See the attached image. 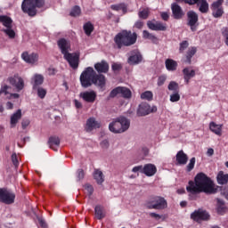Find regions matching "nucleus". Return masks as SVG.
<instances>
[{"mask_svg":"<svg viewBox=\"0 0 228 228\" xmlns=\"http://www.w3.org/2000/svg\"><path fill=\"white\" fill-rule=\"evenodd\" d=\"M183 75H184V79H185L186 83H188V81H190V79H191V77H193V76H195V70L191 69L190 71V69L185 68L183 69Z\"/></svg>","mask_w":228,"mask_h":228,"instance_id":"34","label":"nucleus"},{"mask_svg":"<svg viewBox=\"0 0 228 228\" xmlns=\"http://www.w3.org/2000/svg\"><path fill=\"white\" fill-rule=\"evenodd\" d=\"M208 156H213V154H215V150H213L212 148H209L207 151Z\"/></svg>","mask_w":228,"mask_h":228,"instance_id":"59","label":"nucleus"},{"mask_svg":"<svg viewBox=\"0 0 228 228\" xmlns=\"http://www.w3.org/2000/svg\"><path fill=\"white\" fill-rule=\"evenodd\" d=\"M151 216H152L153 218H160L159 215L156 214V213H151L150 214Z\"/></svg>","mask_w":228,"mask_h":228,"instance_id":"64","label":"nucleus"},{"mask_svg":"<svg viewBox=\"0 0 228 228\" xmlns=\"http://www.w3.org/2000/svg\"><path fill=\"white\" fill-rule=\"evenodd\" d=\"M129 120L124 117H121L118 120L111 123L109 126V129L111 131V133H124V131H127V129H129Z\"/></svg>","mask_w":228,"mask_h":228,"instance_id":"5","label":"nucleus"},{"mask_svg":"<svg viewBox=\"0 0 228 228\" xmlns=\"http://www.w3.org/2000/svg\"><path fill=\"white\" fill-rule=\"evenodd\" d=\"M186 191L184 190V188H181L177 190V193L178 195H183V193H185Z\"/></svg>","mask_w":228,"mask_h":228,"instance_id":"61","label":"nucleus"},{"mask_svg":"<svg viewBox=\"0 0 228 228\" xmlns=\"http://www.w3.org/2000/svg\"><path fill=\"white\" fill-rule=\"evenodd\" d=\"M84 31L87 37H90L92 35V32L94 31V24L91 22H86L84 24Z\"/></svg>","mask_w":228,"mask_h":228,"instance_id":"35","label":"nucleus"},{"mask_svg":"<svg viewBox=\"0 0 228 228\" xmlns=\"http://www.w3.org/2000/svg\"><path fill=\"white\" fill-rule=\"evenodd\" d=\"M222 35L224 38V44L228 46V28H224L222 29Z\"/></svg>","mask_w":228,"mask_h":228,"instance_id":"44","label":"nucleus"},{"mask_svg":"<svg viewBox=\"0 0 228 228\" xmlns=\"http://www.w3.org/2000/svg\"><path fill=\"white\" fill-rule=\"evenodd\" d=\"M148 28L153 31H165L167 29V25L161 22H152L148 21Z\"/></svg>","mask_w":228,"mask_h":228,"instance_id":"16","label":"nucleus"},{"mask_svg":"<svg viewBox=\"0 0 228 228\" xmlns=\"http://www.w3.org/2000/svg\"><path fill=\"white\" fill-rule=\"evenodd\" d=\"M48 143L50 145V149H53V151H58V147L60 146V138L51 137Z\"/></svg>","mask_w":228,"mask_h":228,"instance_id":"29","label":"nucleus"},{"mask_svg":"<svg viewBox=\"0 0 228 228\" xmlns=\"http://www.w3.org/2000/svg\"><path fill=\"white\" fill-rule=\"evenodd\" d=\"M101 127V124L95 120L94 118H90L86 125V131L90 132L93 129H97Z\"/></svg>","mask_w":228,"mask_h":228,"instance_id":"18","label":"nucleus"},{"mask_svg":"<svg viewBox=\"0 0 228 228\" xmlns=\"http://www.w3.org/2000/svg\"><path fill=\"white\" fill-rule=\"evenodd\" d=\"M68 63L72 69H77L79 67V59L78 58H68Z\"/></svg>","mask_w":228,"mask_h":228,"instance_id":"36","label":"nucleus"},{"mask_svg":"<svg viewBox=\"0 0 228 228\" xmlns=\"http://www.w3.org/2000/svg\"><path fill=\"white\" fill-rule=\"evenodd\" d=\"M218 184L228 183V174H224V171H220L216 176Z\"/></svg>","mask_w":228,"mask_h":228,"instance_id":"27","label":"nucleus"},{"mask_svg":"<svg viewBox=\"0 0 228 228\" xmlns=\"http://www.w3.org/2000/svg\"><path fill=\"white\" fill-rule=\"evenodd\" d=\"M94 178L98 183V184H101L104 182V176L102 175V172L98 169L94 170Z\"/></svg>","mask_w":228,"mask_h":228,"instance_id":"32","label":"nucleus"},{"mask_svg":"<svg viewBox=\"0 0 228 228\" xmlns=\"http://www.w3.org/2000/svg\"><path fill=\"white\" fill-rule=\"evenodd\" d=\"M171 8L175 19H181V17H183V10H181V6L176 4H173Z\"/></svg>","mask_w":228,"mask_h":228,"instance_id":"26","label":"nucleus"},{"mask_svg":"<svg viewBox=\"0 0 228 228\" xmlns=\"http://www.w3.org/2000/svg\"><path fill=\"white\" fill-rule=\"evenodd\" d=\"M0 202H4V204H13L15 202V194L6 189H0Z\"/></svg>","mask_w":228,"mask_h":228,"instance_id":"7","label":"nucleus"},{"mask_svg":"<svg viewBox=\"0 0 228 228\" xmlns=\"http://www.w3.org/2000/svg\"><path fill=\"white\" fill-rule=\"evenodd\" d=\"M160 15H161L163 20H167L169 19V15L167 12H161Z\"/></svg>","mask_w":228,"mask_h":228,"instance_id":"58","label":"nucleus"},{"mask_svg":"<svg viewBox=\"0 0 228 228\" xmlns=\"http://www.w3.org/2000/svg\"><path fill=\"white\" fill-rule=\"evenodd\" d=\"M12 161L13 163V165H15V167H17V165H19V160L17 159V154L13 153L12 155Z\"/></svg>","mask_w":228,"mask_h":228,"instance_id":"53","label":"nucleus"},{"mask_svg":"<svg viewBox=\"0 0 228 228\" xmlns=\"http://www.w3.org/2000/svg\"><path fill=\"white\" fill-rule=\"evenodd\" d=\"M191 218L194 220V222H200V220H209V214L202 209H199L191 215Z\"/></svg>","mask_w":228,"mask_h":228,"instance_id":"13","label":"nucleus"},{"mask_svg":"<svg viewBox=\"0 0 228 228\" xmlns=\"http://www.w3.org/2000/svg\"><path fill=\"white\" fill-rule=\"evenodd\" d=\"M166 68L167 70H175L177 69V62L172 59H167L166 61Z\"/></svg>","mask_w":228,"mask_h":228,"instance_id":"31","label":"nucleus"},{"mask_svg":"<svg viewBox=\"0 0 228 228\" xmlns=\"http://www.w3.org/2000/svg\"><path fill=\"white\" fill-rule=\"evenodd\" d=\"M94 69L100 74H102V73L106 74V72H108V70H110V65L108 64V62L102 61L101 62L96 63L94 65Z\"/></svg>","mask_w":228,"mask_h":228,"instance_id":"17","label":"nucleus"},{"mask_svg":"<svg viewBox=\"0 0 228 228\" xmlns=\"http://www.w3.org/2000/svg\"><path fill=\"white\" fill-rule=\"evenodd\" d=\"M75 106L76 108H81V102H79L77 100H75Z\"/></svg>","mask_w":228,"mask_h":228,"instance_id":"63","label":"nucleus"},{"mask_svg":"<svg viewBox=\"0 0 228 228\" xmlns=\"http://www.w3.org/2000/svg\"><path fill=\"white\" fill-rule=\"evenodd\" d=\"M156 172H157L156 166L152 164H147L142 168V173L145 174V175H148L149 177L154 175Z\"/></svg>","mask_w":228,"mask_h":228,"instance_id":"20","label":"nucleus"},{"mask_svg":"<svg viewBox=\"0 0 228 228\" xmlns=\"http://www.w3.org/2000/svg\"><path fill=\"white\" fill-rule=\"evenodd\" d=\"M222 4H224V0H216L211 5L212 15L216 19L224 15V8H222Z\"/></svg>","mask_w":228,"mask_h":228,"instance_id":"10","label":"nucleus"},{"mask_svg":"<svg viewBox=\"0 0 228 228\" xmlns=\"http://www.w3.org/2000/svg\"><path fill=\"white\" fill-rule=\"evenodd\" d=\"M6 106H7V110H13V103L7 102Z\"/></svg>","mask_w":228,"mask_h":228,"instance_id":"62","label":"nucleus"},{"mask_svg":"<svg viewBox=\"0 0 228 228\" xmlns=\"http://www.w3.org/2000/svg\"><path fill=\"white\" fill-rule=\"evenodd\" d=\"M165 81H167V77H165V76L159 77V80H158L159 86H161V85H163L165 83Z\"/></svg>","mask_w":228,"mask_h":228,"instance_id":"52","label":"nucleus"},{"mask_svg":"<svg viewBox=\"0 0 228 228\" xmlns=\"http://www.w3.org/2000/svg\"><path fill=\"white\" fill-rule=\"evenodd\" d=\"M94 211L96 218H98V220H102V218L104 216V213H102V207L96 206Z\"/></svg>","mask_w":228,"mask_h":228,"instance_id":"38","label":"nucleus"},{"mask_svg":"<svg viewBox=\"0 0 228 228\" xmlns=\"http://www.w3.org/2000/svg\"><path fill=\"white\" fill-rule=\"evenodd\" d=\"M142 37H143V38H147L148 40H151V42H154L155 44H156V42H158V37H156V36L149 33V31H147V30H143Z\"/></svg>","mask_w":228,"mask_h":228,"instance_id":"37","label":"nucleus"},{"mask_svg":"<svg viewBox=\"0 0 228 228\" xmlns=\"http://www.w3.org/2000/svg\"><path fill=\"white\" fill-rule=\"evenodd\" d=\"M58 46L60 47L62 54H64V58H67L69 49H70V44L65 39H60L58 41Z\"/></svg>","mask_w":228,"mask_h":228,"instance_id":"15","label":"nucleus"},{"mask_svg":"<svg viewBox=\"0 0 228 228\" xmlns=\"http://www.w3.org/2000/svg\"><path fill=\"white\" fill-rule=\"evenodd\" d=\"M21 126L22 127H28L29 126V120L22 121Z\"/></svg>","mask_w":228,"mask_h":228,"instance_id":"60","label":"nucleus"},{"mask_svg":"<svg viewBox=\"0 0 228 228\" xmlns=\"http://www.w3.org/2000/svg\"><path fill=\"white\" fill-rule=\"evenodd\" d=\"M8 81L10 85L14 86L17 92H20V90L24 88V80L22 79V77H19L18 75H15L12 77H9Z\"/></svg>","mask_w":228,"mask_h":228,"instance_id":"12","label":"nucleus"},{"mask_svg":"<svg viewBox=\"0 0 228 228\" xmlns=\"http://www.w3.org/2000/svg\"><path fill=\"white\" fill-rule=\"evenodd\" d=\"M80 97L86 102H95V99H97V94L94 91H86L80 93Z\"/></svg>","mask_w":228,"mask_h":228,"instance_id":"14","label":"nucleus"},{"mask_svg":"<svg viewBox=\"0 0 228 228\" xmlns=\"http://www.w3.org/2000/svg\"><path fill=\"white\" fill-rule=\"evenodd\" d=\"M141 99H145L146 101H152V92L146 91L141 94Z\"/></svg>","mask_w":228,"mask_h":228,"instance_id":"41","label":"nucleus"},{"mask_svg":"<svg viewBox=\"0 0 228 228\" xmlns=\"http://www.w3.org/2000/svg\"><path fill=\"white\" fill-rule=\"evenodd\" d=\"M37 95L40 97V99H44L45 95H47V91L44 89L43 87H39L37 89Z\"/></svg>","mask_w":228,"mask_h":228,"instance_id":"42","label":"nucleus"},{"mask_svg":"<svg viewBox=\"0 0 228 228\" xmlns=\"http://www.w3.org/2000/svg\"><path fill=\"white\" fill-rule=\"evenodd\" d=\"M133 172L136 173V172H143V167L142 166H137V167H134L132 170Z\"/></svg>","mask_w":228,"mask_h":228,"instance_id":"54","label":"nucleus"},{"mask_svg":"<svg viewBox=\"0 0 228 228\" xmlns=\"http://www.w3.org/2000/svg\"><path fill=\"white\" fill-rule=\"evenodd\" d=\"M45 0H23L21 9L24 13H28L30 17L37 15V8H43Z\"/></svg>","mask_w":228,"mask_h":228,"instance_id":"3","label":"nucleus"},{"mask_svg":"<svg viewBox=\"0 0 228 228\" xmlns=\"http://www.w3.org/2000/svg\"><path fill=\"white\" fill-rule=\"evenodd\" d=\"M188 41H183L180 44V52L183 53V51H184L185 49L188 48Z\"/></svg>","mask_w":228,"mask_h":228,"instance_id":"48","label":"nucleus"},{"mask_svg":"<svg viewBox=\"0 0 228 228\" xmlns=\"http://www.w3.org/2000/svg\"><path fill=\"white\" fill-rule=\"evenodd\" d=\"M149 13H151V11L149 10V8H143L139 12L138 15L140 19H148Z\"/></svg>","mask_w":228,"mask_h":228,"instance_id":"39","label":"nucleus"},{"mask_svg":"<svg viewBox=\"0 0 228 228\" xmlns=\"http://www.w3.org/2000/svg\"><path fill=\"white\" fill-rule=\"evenodd\" d=\"M120 69H122V65L121 64L115 63V64L112 65V70L114 72H117V71L120 70Z\"/></svg>","mask_w":228,"mask_h":228,"instance_id":"51","label":"nucleus"},{"mask_svg":"<svg viewBox=\"0 0 228 228\" xmlns=\"http://www.w3.org/2000/svg\"><path fill=\"white\" fill-rule=\"evenodd\" d=\"M44 83V76L40 74H36L32 77V85H33V90H36L37 86H40V85H43Z\"/></svg>","mask_w":228,"mask_h":228,"instance_id":"23","label":"nucleus"},{"mask_svg":"<svg viewBox=\"0 0 228 228\" xmlns=\"http://www.w3.org/2000/svg\"><path fill=\"white\" fill-rule=\"evenodd\" d=\"M93 85L99 86L100 88H104L106 86V77L103 75H95L93 80Z\"/></svg>","mask_w":228,"mask_h":228,"instance_id":"19","label":"nucleus"},{"mask_svg":"<svg viewBox=\"0 0 228 228\" xmlns=\"http://www.w3.org/2000/svg\"><path fill=\"white\" fill-rule=\"evenodd\" d=\"M179 99H181V96L179 95V94H174L170 96L171 102H177Z\"/></svg>","mask_w":228,"mask_h":228,"instance_id":"47","label":"nucleus"},{"mask_svg":"<svg viewBox=\"0 0 228 228\" xmlns=\"http://www.w3.org/2000/svg\"><path fill=\"white\" fill-rule=\"evenodd\" d=\"M21 58H37V54L32 53L31 55H29V53H28V52H24L21 54Z\"/></svg>","mask_w":228,"mask_h":228,"instance_id":"50","label":"nucleus"},{"mask_svg":"<svg viewBox=\"0 0 228 228\" xmlns=\"http://www.w3.org/2000/svg\"><path fill=\"white\" fill-rule=\"evenodd\" d=\"M147 206L149 209H165L167 208V200L161 197H155Z\"/></svg>","mask_w":228,"mask_h":228,"instance_id":"8","label":"nucleus"},{"mask_svg":"<svg viewBox=\"0 0 228 228\" xmlns=\"http://www.w3.org/2000/svg\"><path fill=\"white\" fill-rule=\"evenodd\" d=\"M136 40H138V35L136 32H132L131 30H122L114 37V42L118 49L134 45V44H136Z\"/></svg>","mask_w":228,"mask_h":228,"instance_id":"2","label":"nucleus"},{"mask_svg":"<svg viewBox=\"0 0 228 228\" xmlns=\"http://www.w3.org/2000/svg\"><path fill=\"white\" fill-rule=\"evenodd\" d=\"M176 161L178 165H186V163H188V155L183 151H178L176 154Z\"/></svg>","mask_w":228,"mask_h":228,"instance_id":"24","label":"nucleus"},{"mask_svg":"<svg viewBox=\"0 0 228 228\" xmlns=\"http://www.w3.org/2000/svg\"><path fill=\"white\" fill-rule=\"evenodd\" d=\"M179 88V85L175 82H171L168 86V90H177Z\"/></svg>","mask_w":228,"mask_h":228,"instance_id":"49","label":"nucleus"},{"mask_svg":"<svg viewBox=\"0 0 228 228\" xmlns=\"http://www.w3.org/2000/svg\"><path fill=\"white\" fill-rule=\"evenodd\" d=\"M111 10H115L116 12H123V13H126L127 12V6H126V4H114L110 6Z\"/></svg>","mask_w":228,"mask_h":228,"instance_id":"33","label":"nucleus"},{"mask_svg":"<svg viewBox=\"0 0 228 228\" xmlns=\"http://www.w3.org/2000/svg\"><path fill=\"white\" fill-rule=\"evenodd\" d=\"M10 90H12V87H10L8 86H4L1 89L0 94H4L5 95H7V99H12V97L14 99H19V94H10Z\"/></svg>","mask_w":228,"mask_h":228,"instance_id":"25","label":"nucleus"},{"mask_svg":"<svg viewBox=\"0 0 228 228\" xmlns=\"http://www.w3.org/2000/svg\"><path fill=\"white\" fill-rule=\"evenodd\" d=\"M95 76L96 74L95 70H94V68H86L80 75V83L83 88H88V86H92Z\"/></svg>","mask_w":228,"mask_h":228,"instance_id":"4","label":"nucleus"},{"mask_svg":"<svg viewBox=\"0 0 228 228\" xmlns=\"http://www.w3.org/2000/svg\"><path fill=\"white\" fill-rule=\"evenodd\" d=\"M197 53V48L196 47H191L188 50L187 55L189 58H191V56H195V53Z\"/></svg>","mask_w":228,"mask_h":228,"instance_id":"46","label":"nucleus"},{"mask_svg":"<svg viewBox=\"0 0 228 228\" xmlns=\"http://www.w3.org/2000/svg\"><path fill=\"white\" fill-rule=\"evenodd\" d=\"M217 213L219 215H224V213H227V208H225V204L221 200H217Z\"/></svg>","mask_w":228,"mask_h":228,"instance_id":"30","label":"nucleus"},{"mask_svg":"<svg viewBox=\"0 0 228 228\" xmlns=\"http://www.w3.org/2000/svg\"><path fill=\"white\" fill-rule=\"evenodd\" d=\"M117 95H121L125 99H130L131 90L127 89L126 87H116L110 92V97H117Z\"/></svg>","mask_w":228,"mask_h":228,"instance_id":"9","label":"nucleus"},{"mask_svg":"<svg viewBox=\"0 0 228 228\" xmlns=\"http://www.w3.org/2000/svg\"><path fill=\"white\" fill-rule=\"evenodd\" d=\"M0 22L6 28V29L3 30L4 33H5L9 38H15V31L12 29V18L8 16H0Z\"/></svg>","mask_w":228,"mask_h":228,"instance_id":"6","label":"nucleus"},{"mask_svg":"<svg viewBox=\"0 0 228 228\" xmlns=\"http://www.w3.org/2000/svg\"><path fill=\"white\" fill-rule=\"evenodd\" d=\"M195 167V158H191L187 165V172H191V169Z\"/></svg>","mask_w":228,"mask_h":228,"instance_id":"45","label":"nucleus"},{"mask_svg":"<svg viewBox=\"0 0 228 228\" xmlns=\"http://www.w3.org/2000/svg\"><path fill=\"white\" fill-rule=\"evenodd\" d=\"M156 111H158V108H156V106L151 107V105L147 103H142L137 110V115L139 117H145V115H149V113H154Z\"/></svg>","mask_w":228,"mask_h":228,"instance_id":"11","label":"nucleus"},{"mask_svg":"<svg viewBox=\"0 0 228 228\" xmlns=\"http://www.w3.org/2000/svg\"><path fill=\"white\" fill-rule=\"evenodd\" d=\"M71 17H79L81 15V8L79 6H75L70 12Z\"/></svg>","mask_w":228,"mask_h":228,"instance_id":"40","label":"nucleus"},{"mask_svg":"<svg viewBox=\"0 0 228 228\" xmlns=\"http://www.w3.org/2000/svg\"><path fill=\"white\" fill-rule=\"evenodd\" d=\"M23 60L26 63H35V61H37V59L35 58H24Z\"/></svg>","mask_w":228,"mask_h":228,"instance_id":"55","label":"nucleus"},{"mask_svg":"<svg viewBox=\"0 0 228 228\" xmlns=\"http://www.w3.org/2000/svg\"><path fill=\"white\" fill-rule=\"evenodd\" d=\"M21 118L22 110H18L11 116V127H15V126H17V122H19V120H20Z\"/></svg>","mask_w":228,"mask_h":228,"instance_id":"22","label":"nucleus"},{"mask_svg":"<svg viewBox=\"0 0 228 228\" xmlns=\"http://www.w3.org/2000/svg\"><path fill=\"white\" fill-rule=\"evenodd\" d=\"M142 61V59L140 58H129L127 62L129 65H138Z\"/></svg>","mask_w":228,"mask_h":228,"instance_id":"43","label":"nucleus"},{"mask_svg":"<svg viewBox=\"0 0 228 228\" xmlns=\"http://www.w3.org/2000/svg\"><path fill=\"white\" fill-rule=\"evenodd\" d=\"M187 16L189 20V26H191V29H193V27L195 26V24H197V21L199 20V16L193 11H190L187 13Z\"/></svg>","mask_w":228,"mask_h":228,"instance_id":"21","label":"nucleus"},{"mask_svg":"<svg viewBox=\"0 0 228 228\" xmlns=\"http://www.w3.org/2000/svg\"><path fill=\"white\" fill-rule=\"evenodd\" d=\"M217 188L215 182H213L209 176L206 175L204 173H199L196 175L194 182H189L186 190L188 193L197 195V193H216Z\"/></svg>","mask_w":228,"mask_h":228,"instance_id":"1","label":"nucleus"},{"mask_svg":"<svg viewBox=\"0 0 228 228\" xmlns=\"http://www.w3.org/2000/svg\"><path fill=\"white\" fill-rule=\"evenodd\" d=\"M134 26L137 29H142V28H143V23L142 21H137Z\"/></svg>","mask_w":228,"mask_h":228,"instance_id":"57","label":"nucleus"},{"mask_svg":"<svg viewBox=\"0 0 228 228\" xmlns=\"http://www.w3.org/2000/svg\"><path fill=\"white\" fill-rule=\"evenodd\" d=\"M131 58H142V53L138 51L134 52V55Z\"/></svg>","mask_w":228,"mask_h":228,"instance_id":"56","label":"nucleus"},{"mask_svg":"<svg viewBox=\"0 0 228 228\" xmlns=\"http://www.w3.org/2000/svg\"><path fill=\"white\" fill-rule=\"evenodd\" d=\"M210 131L217 134L218 136H222V125H216L215 122H211L209 125Z\"/></svg>","mask_w":228,"mask_h":228,"instance_id":"28","label":"nucleus"}]
</instances>
